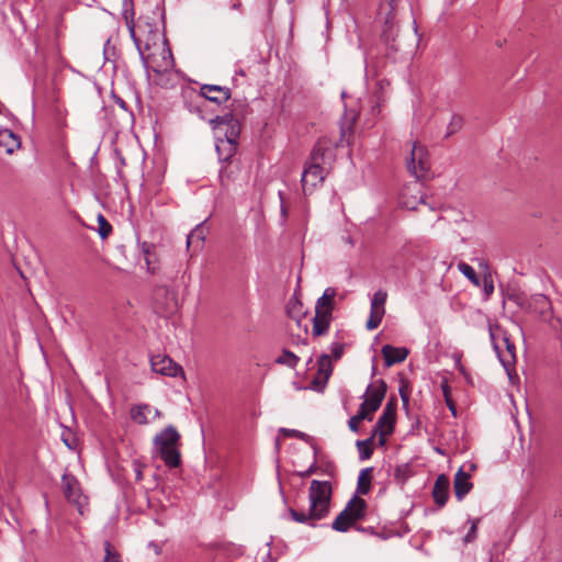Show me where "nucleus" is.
<instances>
[{
	"mask_svg": "<svg viewBox=\"0 0 562 562\" xmlns=\"http://www.w3.org/2000/svg\"><path fill=\"white\" fill-rule=\"evenodd\" d=\"M310 508L307 513L290 508L293 520L316 527V521L324 519L329 514L331 499V484L328 481L313 480L308 490Z\"/></svg>",
	"mask_w": 562,
	"mask_h": 562,
	"instance_id": "1",
	"label": "nucleus"
},
{
	"mask_svg": "<svg viewBox=\"0 0 562 562\" xmlns=\"http://www.w3.org/2000/svg\"><path fill=\"white\" fill-rule=\"evenodd\" d=\"M154 456L159 458L164 464L169 468H179L181 465V436L172 425L165 427L153 439Z\"/></svg>",
	"mask_w": 562,
	"mask_h": 562,
	"instance_id": "2",
	"label": "nucleus"
},
{
	"mask_svg": "<svg viewBox=\"0 0 562 562\" xmlns=\"http://www.w3.org/2000/svg\"><path fill=\"white\" fill-rule=\"evenodd\" d=\"M336 295L337 291L335 288H327L323 295L317 299L312 326L313 337H321L328 334L334 319L333 311Z\"/></svg>",
	"mask_w": 562,
	"mask_h": 562,
	"instance_id": "3",
	"label": "nucleus"
},
{
	"mask_svg": "<svg viewBox=\"0 0 562 562\" xmlns=\"http://www.w3.org/2000/svg\"><path fill=\"white\" fill-rule=\"evenodd\" d=\"M402 0H382L380 3V14L383 15L384 24L381 38L387 48V55L400 50L396 44L397 36V10Z\"/></svg>",
	"mask_w": 562,
	"mask_h": 562,
	"instance_id": "4",
	"label": "nucleus"
},
{
	"mask_svg": "<svg viewBox=\"0 0 562 562\" xmlns=\"http://www.w3.org/2000/svg\"><path fill=\"white\" fill-rule=\"evenodd\" d=\"M406 168L416 179H425L430 169L428 151L419 143H413L409 157L406 158Z\"/></svg>",
	"mask_w": 562,
	"mask_h": 562,
	"instance_id": "5",
	"label": "nucleus"
},
{
	"mask_svg": "<svg viewBox=\"0 0 562 562\" xmlns=\"http://www.w3.org/2000/svg\"><path fill=\"white\" fill-rule=\"evenodd\" d=\"M387 385L384 380H379L376 386L372 389L369 384L367 387L368 398H366L359 406L358 412H362L367 420H372L373 413L376 412L386 394Z\"/></svg>",
	"mask_w": 562,
	"mask_h": 562,
	"instance_id": "6",
	"label": "nucleus"
},
{
	"mask_svg": "<svg viewBox=\"0 0 562 562\" xmlns=\"http://www.w3.org/2000/svg\"><path fill=\"white\" fill-rule=\"evenodd\" d=\"M396 418V401L395 398L390 400L381 416L379 417L373 432L379 435L380 445H384L386 441V437L391 435L394 430Z\"/></svg>",
	"mask_w": 562,
	"mask_h": 562,
	"instance_id": "7",
	"label": "nucleus"
},
{
	"mask_svg": "<svg viewBox=\"0 0 562 562\" xmlns=\"http://www.w3.org/2000/svg\"><path fill=\"white\" fill-rule=\"evenodd\" d=\"M209 123L213 130L226 126L224 136L222 138L238 143L241 125L240 122L234 117L233 113L217 115L214 119H211Z\"/></svg>",
	"mask_w": 562,
	"mask_h": 562,
	"instance_id": "8",
	"label": "nucleus"
},
{
	"mask_svg": "<svg viewBox=\"0 0 562 562\" xmlns=\"http://www.w3.org/2000/svg\"><path fill=\"white\" fill-rule=\"evenodd\" d=\"M155 310L158 314L167 316L177 311L178 304L175 294L166 288H158L154 293Z\"/></svg>",
	"mask_w": 562,
	"mask_h": 562,
	"instance_id": "9",
	"label": "nucleus"
},
{
	"mask_svg": "<svg viewBox=\"0 0 562 562\" xmlns=\"http://www.w3.org/2000/svg\"><path fill=\"white\" fill-rule=\"evenodd\" d=\"M150 366L154 372L167 376H177L182 373V368L166 355H156L150 358Z\"/></svg>",
	"mask_w": 562,
	"mask_h": 562,
	"instance_id": "10",
	"label": "nucleus"
},
{
	"mask_svg": "<svg viewBox=\"0 0 562 562\" xmlns=\"http://www.w3.org/2000/svg\"><path fill=\"white\" fill-rule=\"evenodd\" d=\"M200 97L203 98L205 101H210L220 105L227 102L231 99L232 92L231 89L227 87H222L217 85H203L200 88Z\"/></svg>",
	"mask_w": 562,
	"mask_h": 562,
	"instance_id": "11",
	"label": "nucleus"
},
{
	"mask_svg": "<svg viewBox=\"0 0 562 562\" xmlns=\"http://www.w3.org/2000/svg\"><path fill=\"white\" fill-rule=\"evenodd\" d=\"M61 490L68 502L81 506L82 494L75 475L65 473L61 476Z\"/></svg>",
	"mask_w": 562,
	"mask_h": 562,
	"instance_id": "12",
	"label": "nucleus"
},
{
	"mask_svg": "<svg viewBox=\"0 0 562 562\" xmlns=\"http://www.w3.org/2000/svg\"><path fill=\"white\" fill-rule=\"evenodd\" d=\"M326 173L324 166L311 162L306 165L301 179L303 190L305 191L307 187L315 188L318 183H322Z\"/></svg>",
	"mask_w": 562,
	"mask_h": 562,
	"instance_id": "13",
	"label": "nucleus"
},
{
	"mask_svg": "<svg viewBox=\"0 0 562 562\" xmlns=\"http://www.w3.org/2000/svg\"><path fill=\"white\" fill-rule=\"evenodd\" d=\"M449 488H450V481L447 475L440 474L434 484L432 487V497L435 503L442 507L446 505L448 498H449Z\"/></svg>",
	"mask_w": 562,
	"mask_h": 562,
	"instance_id": "14",
	"label": "nucleus"
},
{
	"mask_svg": "<svg viewBox=\"0 0 562 562\" xmlns=\"http://www.w3.org/2000/svg\"><path fill=\"white\" fill-rule=\"evenodd\" d=\"M385 367L390 368L395 363L403 362L408 356V349L405 347H393L385 345L381 350Z\"/></svg>",
	"mask_w": 562,
	"mask_h": 562,
	"instance_id": "15",
	"label": "nucleus"
},
{
	"mask_svg": "<svg viewBox=\"0 0 562 562\" xmlns=\"http://www.w3.org/2000/svg\"><path fill=\"white\" fill-rule=\"evenodd\" d=\"M473 484L470 481V474L464 472L462 468L458 470L453 481L454 495L457 499L462 501L472 490Z\"/></svg>",
	"mask_w": 562,
	"mask_h": 562,
	"instance_id": "16",
	"label": "nucleus"
},
{
	"mask_svg": "<svg viewBox=\"0 0 562 562\" xmlns=\"http://www.w3.org/2000/svg\"><path fill=\"white\" fill-rule=\"evenodd\" d=\"M367 502L355 495L346 505L342 512H347V515L356 522L366 517Z\"/></svg>",
	"mask_w": 562,
	"mask_h": 562,
	"instance_id": "17",
	"label": "nucleus"
},
{
	"mask_svg": "<svg viewBox=\"0 0 562 562\" xmlns=\"http://www.w3.org/2000/svg\"><path fill=\"white\" fill-rule=\"evenodd\" d=\"M238 143L217 137L216 151L218 159L223 162L233 161L232 158L237 153Z\"/></svg>",
	"mask_w": 562,
	"mask_h": 562,
	"instance_id": "18",
	"label": "nucleus"
},
{
	"mask_svg": "<svg viewBox=\"0 0 562 562\" xmlns=\"http://www.w3.org/2000/svg\"><path fill=\"white\" fill-rule=\"evenodd\" d=\"M20 146V137L12 130H0V147H2L7 154H12Z\"/></svg>",
	"mask_w": 562,
	"mask_h": 562,
	"instance_id": "19",
	"label": "nucleus"
},
{
	"mask_svg": "<svg viewBox=\"0 0 562 562\" xmlns=\"http://www.w3.org/2000/svg\"><path fill=\"white\" fill-rule=\"evenodd\" d=\"M240 172L239 164L236 161H228L220 169V180L223 187H228L237 179Z\"/></svg>",
	"mask_w": 562,
	"mask_h": 562,
	"instance_id": "20",
	"label": "nucleus"
},
{
	"mask_svg": "<svg viewBox=\"0 0 562 562\" xmlns=\"http://www.w3.org/2000/svg\"><path fill=\"white\" fill-rule=\"evenodd\" d=\"M205 236L206 228L202 224L196 225L187 237L188 249L193 248V251H199L203 246Z\"/></svg>",
	"mask_w": 562,
	"mask_h": 562,
	"instance_id": "21",
	"label": "nucleus"
},
{
	"mask_svg": "<svg viewBox=\"0 0 562 562\" xmlns=\"http://www.w3.org/2000/svg\"><path fill=\"white\" fill-rule=\"evenodd\" d=\"M488 331H490V338L494 345V349L497 352L501 362L504 364V367H507V364L515 359V345L509 341V338L504 337V341L506 344V349L508 352V358H505L504 356L501 355L499 348L495 344V334H494L493 327L491 325L488 327Z\"/></svg>",
	"mask_w": 562,
	"mask_h": 562,
	"instance_id": "22",
	"label": "nucleus"
},
{
	"mask_svg": "<svg viewBox=\"0 0 562 562\" xmlns=\"http://www.w3.org/2000/svg\"><path fill=\"white\" fill-rule=\"evenodd\" d=\"M372 468H364L360 471L357 482V494L367 495L371 491Z\"/></svg>",
	"mask_w": 562,
	"mask_h": 562,
	"instance_id": "23",
	"label": "nucleus"
},
{
	"mask_svg": "<svg viewBox=\"0 0 562 562\" xmlns=\"http://www.w3.org/2000/svg\"><path fill=\"white\" fill-rule=\"evenodd\" d=\"M150 413L151 407L148 404L135 405L131 408V419L138 425H146Z\"/></svg>",
	"mask_w": 562,
	"mask_h": 562,
	"instance_id": "24",
	"label": "nucleus"
},
{
	"mask_svg": "<svg viewBox=\"0 0 562 562\" xmlns=\"http://www.w3.org/2000/svg\"><path fill=\"white\" fill-rule=\"evenodd\" d=\"M286 314L300 325L302 317L306 313L303 308V303L297 297H292L286 304Z\"/></svg>",
	"mask_w": 562,
	"mask_h": 562,
	"instance_id": "25",
	"label": "nucleus"
},
{
	"mask_svg": "<svg viewBox=\"0 0 562 562\" xmlns=\"http://www.w3.org/2000/svg\"><path fill=\"white\" fill-rule=\"evenodd\" d=\"M356 521L352 520L347 512H340L339 515L335 518L331 524V528L338 532H347L352 526H355Z\"/></svg>",
	"mask_w": 562,
	"mask_h": 562,
	"instance_id": "26",
	"label": "nucleus"
},
{
	"mask_svg": "<svg viewBox=\"0 0 562 562\" xmlns=\"http://www.w3.org/2000/svg\"><path fill=\"white\" fill-rule=\"evenodd\" d=\"M387 299V293L384 290H378L374 292L371 299L370 312H376L385 314V302Z\"/></svg>",
	"mask_w": 562,
	"mask_h": 562,
	"instance_id": "27",
	"label": "nucleus"
},
{
	"mask_svg": "<svg viewBox=\"0 0 562 562\" xmlns=\"http://www.w3.org/2000/svg\"><path fill=\"white\" fill-rule=\"evenodd\" d=\"M276 363L280 366H285L288 368L294 369L300 362V358L292 351L288 349H283L282 353L276 358Z\"/></svg>",
	"mask_w": 562,
	"mask_h": 562,
	"instance_id": "28",
	"label": "nucleus"
},
{
	"mask_svg": "<svg viewBox=\"0 0 562 562\" xmlns=\"http://www.w3.org/2000/svg\"><path fill=\"white\" fill-rule=\"evenodd\" d=\"M376 434H372V436L366 440H358L357 441V448H358V451H359V458L360 460H367V459H370L372 453H373V448H372V443H373V440H374V436Z\"/></svg>",
	"mask_w": 562,
	"mask_h": 562,
	"instance_id": "29",
	"label": "nucleus"
},
{
	"mask_svg": "<svg viewBox=\"0 0 562 562\" xmlns=\"http://www.w3.org/2000/svg\"><path fill=\"white\" fill-rule=\"evenodd\" d=\"M318 374L324 376L325 382L329 379L333 373V364L330 357L323 353L317 360Z\"/></svg>",
	"mask_w": 562,
	"mask_h": 562,
	"instance_id": "30",
	"label": "nucleus"
},
{
	"mask_svg": "<svg viewBox=\"0 0 562 562\" xmlns=\"http://www.w3.org/2000/svg\"><path fill=\"white\" fill-rule=\"evenodd\" d=\"M412 476V469L407 463L400 464L394 469V480L397 484H405Z\"/></svg>",
	"mask_w": 562,
	"mask_h": 562,
	"instance_id": "31",
	"label": "nucleus"
},
{
	"mask_svg": "<svg viewBox=\"0 0 562 562\" xmlns=\"http://www.w3.org/2000/svg\"><path fill=\"white\" fill-rule=\"evenodd\" d=\"M327 148H325L321 142H318L311 153V164L323 166L325 162V155Z\"/></svg>",
	"mask_w": 562,
	"mask_h": 562,
	"instance_id": "32",
	"label": "nucleus"
},
{
	"mask_svg": "<svg viewBox=\"0 0 562 562\" xmlns=\"http://www.w3.org/2000/svg\"><path fill=\"white\" fill-rule=\"evenodd\" d=\"M458 269L474 285H476V286L480 285V279L472 266H470L469 263H465V262H460L458 265Z\"/></svg>",
	"mask_w": 562,
	"mask_h": 562,
	"instance_id": "33",
	"label": "nucleus"
},
{
	"mask_svg": "<svg viewBox=\"0 0 562 562\" xmlns=\"http://www.w3.org/2000/svg\"><path fill=\"white\" fill-rule=\"evenodd\" d=\"M463 117L459 114H453L447 126L446 137H449L462 128Z\"/></svg>",
	"mask_w": 562,
	"mask_h": 562,
	"instance_id": "34",
	"label": "nucleus"
},
{
	"mask_svg": "<svg viewBox=\"0 0 562 562\" xmlns=\"http://www.w3.org/2000/svg\"><path fill=\"white\" fill-rule=\"evenodd\" d=\"M105 557L103 562H122L120 554L114 550L109 541L104 542Z\"/></svg>",
	"mask_w": 562,
	"mask_h": 562,
	"instance_id": "35",
	"label": "nucleus"
},
{
	"mask_svg": "<svg viewBox=\"0 0 562 562\" xmlns=\"http://www.w3.org/2000/svg\"><path fill=\"white\" fill-rule=\"evenodd\" d=\"M98 224L100 237L102 239L106 238L112 232L111 224L105 220V217L102 214H99L98 216Z\"/></svg>",
	"mask_w": 562,
	"mask_h": 562,
	"instance_id": "36",
	"label": "nucleus"
},
{
	"mask_svg": "<svg viewBox=\"0 0 562 562\" xmlns=\"http://www.w3.org/2000/svg\"><path fill=\"white\" fill-rule=\"evenodd\" d=\"M139 56L143 63L144 68L148 71L151 69L154 72H160L162 71L161 68L154 66L151 64V56L149 54H146L140 47H138Z\"/></svg>",
	"mask_w": 562,
	"mask_h": 562,
	"instance_id": "37",
	"label": "nucleus"
},
{
	"mask_svg": "<svg viewBox=\"0 0 562 562\" xmlns=\"http://www.w3.org/2000/svg\"><path fill=\"white\" fill-rule=\"evenodd\" d=\"M480 521H481L480 518H475V519L470 520V522H471L470 530L468 531V533L463 538V541L465 543L473 542L476 539L477 526H479Z\"/></svg>",
	"mask_w": 562,
	"mask_h": 562,
	"instance_id": "38",
	"label": "nucleus"
},
{
	"mask_svg": "<svg viewBox=\"0 0 562 562\" xmlns=\"http://www.w3.org/2000/svg\"><path fill=\"white\" fill-rule=\"evenodd\" d=\"M383 314L382 313H376V312H370V316H369V319L367 321V328L369 330H373L375 328H378L382 322V318H383Z\"/></svg>",
	"mask_w": 562,
	"mask_h": 562,
	"instance_id": "39",
	"label": "nucleus"
},
{
	"mask_svg": "<svg viewBox=\"0 0 562 562\" xmlns=\"http://www.w3.org/2000/svg\"><path fill=\"white\" fill-rule=\"evenodd\" d=\"M364 419H366V416L363 415V413L357 412V414L355 416H352L348 422L349 429L353 432H358L359 424Z\"/></svg>",
	"mask_w": 562,
	"mask_h": 562,
	"instance_id": "40",
	"label": "nucleus"
},
{
	"mask_svg": "<svg viewBox=\"0 0 562 562\" xmlns=\"http://www.w3.org/2000/svg\"><path fill=\"white\" fill-rule=\"evenodd\" d=\"M352 134V124L341 125L340 127V138L338 143L335 144V146H341L344 142H348L346 139L347 136H350Z\"/></svg>",
	"mask_w": 562,
	"mask_h": 562,
	"instance_id": "41",
	"label": "nucleus"
},
{
	"mask_svg": "<svg viewBox=\"0 0 562 562\" xmlns=\"http://www.w3.org/2000/svg\"><path fill=\"white\" fill-rule=\"evenodd\" d=\"M153 248H154V246L151 244H148L146 241H144L142 244V251L145 255V261H146L147 268H148V270L154 271V268L150 267V259H149Z\"/></svg>",
	"mask_w": 562,
	"mask_h": 562,
	"instance_id": "42",
	"label": "nucleus"
},
{
	"mask_svg": "<svg viewBox=\"0 0 562 562\" xmlns=\"http://www.w3.org/2000/svg\"><path fill=\"white\" fill-rule=\"evenodd\" d=\"M344 345L340 342H333L330 346L331 355L335 359H339L344 353Z\"/></svg>",
	"mask_w": 562,
	"mask_h": 562,
	"instance_id": "43",
	"label": "nucleus"
},
{
	"mask_svg": "<svg viewBox=\"0 0 562 562\" xmlns=\"http://www.w3.org/2000/svg\"><path fill=\"white\" fill-rule=\"evenodd\" d=\"M484 283V292L487 296H490L494 292V284L491 276H484L483 278Z\"/></svg>",
	"mask_w": 562,
	"mask_h": 562,
	"instance_id": "44",
	"label": "nucleus"
},
{
	"mask_svg": "<svg viewBox=\"0 0 562 562\" xmlns=\"http://www.w3.org/2000/svg\"><path fill=\"white\" fill-rule=\"evenodd\" d=\"M280 431L283 432L288 437H295L299 439H302L305 437L304 432H302L300 430H295V429L281 428Z\"/></svg>",
	"mask_w": 562,
	"mask_h": 562,
	"instance_id": "45",
	"label": "nucleus"
},
{
	"mask_svg": "<svg viewBox=\"0 0 562 562\" xmlns=\"http://www.w3.org/2000/svg\"><path fill=\"white\" fill-rule=\"evenodd\" d=\"M443 394H445V397H446V403H447L448 408L450 409L452 415L456 416L457 415V408H456V405H454L453 401L448 396V390H447L446 386L443 387Z\"/></svg>",
	"mask_w": 562,
	"mask_h": 562,
	"instance_id": "46",
	"label": "nucleus"
},
{
	"mask_svg": "<svg viewBox=\"0 0 562 562\" xmlns=\"http://www.w3.org/2000/svg\"><path fill=\"white\" fill-rule=\"evenodd\" d=\"M162 53H164V61H165V68L164 69H167L172 64L171 52H170L169 48H167V49L164 48Z\"/></svg>",
	"mask_w": 562,
	"mask_h": 562,
	"instance_id": "47",
	"label": "nucleus"
},
{
	"mask_svg": "<svg viewBox=\"0 0 562 562\" xmlns=\"http://www.w3.org/2000/svg\"><path fill=\"white\" fill-rule=\"evenodd\" d=\"M114 100H115L116 104H117L120 108H122V109L126 110V103H125V101H124L123 99H121V98H119V97L114 95Z\"/></svg>",
	"mask_w": 562,
	"mask_h": 562,
	"instance_id": "48",
	"label": "nucleus"
},
{
	"mask_svg": "<svg viewBox=\"0 0 562 562\" xmlns=\"http://www.w3.org/2000/svg\"><path fill=\"white\" fill-rule=\"evenodd\" d=\"M400 395L404 404L408 402V394L404 391L403 387L400 389Z\"/></svg>",
	"mask_w": 562,
	"mask_h": 562,
	"instance_id": "49",
	"label": "nucleus"
},
{
	"mask_svg": "<svg viewBox=\"0 0 562 562\" xmlns=\"http://www.w3.org/2000/svg\"><path fill=\"white\" fill-rule=\"evenodd\" d=\"M143 479V473L139 469L136 470V480L140 481Z\"/></svg>",
	"mask_w": 562,
	"mask_h": 562,
	"instance_id": "50",
	"label": "nucleus"
},
{
	"mask_svg": "<svg viewBox=\"0 0 562 562\" xmlns=\"http://www.w3.org/2000/svg\"><path fill=\"white\" fill-rule=\"evenodd\" d=\"M314 472V468L311 467L310 469H307L304 473H302L303 476H306V475H310L311 473Z\"/></svg>",
	"mask_w": 562,
	"mask_h": 562,
	"instance_id": "51",
	"label": "nucleus"
},
{
	"mask_svg": "<svg viewBox=\"0 0 562 562\" xmlns=\"http://www.w3.org/2000/svg\"><path fill=\"white\" fill-rule=\"evenodd\" d=\"M403 204L405 205V207L407 209H411V210H414L416 209V206L414 204H409L408 202H403Z\"/></svg>",
	"mask_w": 562,
	"mask_h": 562,
	"instance_id": "52",
	"label": "nucleus"
},
{
	"mask_svg": "<svg viewBox=\"0 0 562 562\" xmlns=\"http://www.w3.org/2000/svg\"><path fill=\"white\" fill-rule=\"evenodd\" d=\"M346 243L349 244L351 247L353 246V239L350 236L346 237Z\"/></svg>",
	"mask_w": 562,
	"mask_h": 562,
	"instance_id": "53",
	"label": "nucleus"
},
{
	"mask_svg": "<svg viewBox=\"0 0 562 562\" xmlns=\"http://www.w3.org/2000/svg\"><path fill=\"white\" fill-rule=\"evenodd\" d=\"M64 442H65L69 448H71V445L69 443V439L64 438Z\"/></svg>",
	"mask_w": 562,
	"mask_h": 562,
	"instance_id": "54",
	"label": "nucleus"
},
{
	"mask_svg": "<svg viewBox=\"0 0 562 562\" xmlns=\"http://www.w3.org/2000/svg\"><path fill=\"white\" fill-rule=\"evenodd\" d=\"M154 551H156V553H160V549L156 544H155Z\"/></svg>",
	"mask_w": 562,
	"mask_h": 562,
	"instance_id": "55",
	"label": "nucleus"
},
{
	"mask_svg": "<svg viewBox=\"0 0 562 562\" xmlns=\"http://www.w3.org/2000/svg\"><path fill=\"white\" fill-rule=\"evenodd\" d=\"M281 212H282V214L286 213L285 207L283 206V204L281 205Z\"/></svg>",
	"mask_w": 562,
	"mask_h": 562,
	"instance_id": "56",
	"label": "nucleus"
},
{
	"mask_svg": "<svg viewBox=\"0 0 562 562\" xmlns=\"http://www.w3.org/2000/svg\"><path fill=\"white\" fill-rule=\"evenodd\" d=\"M372 110H373V111H374V110H376V111L379 112V111H380V106H379V105H376V106H372Z\"/></svg>",
	"mask_w": 562,
	"mask_h": 562,
	"instance_id": "57",
	"label": "nucleus"
},
{
	"mask_svg": "<svg viewBox=\"0 0 562 562\" xmlns=\"http://www.w3.org/2000/svg\"><path fill=\"white\" fill-rule=\"evenodd\" d=\"M155 416H160V412L158 409H155Z\"/></svg>",
	"mask_w": 562,
	"mask_h": 562,
	"instance_id": "58",
	"label": "nucleus"
},
{
	"mask_svg": "<svg viewBox=\"0 0 562 562\" xmlns=\"http://www.w3.org/2000/svg\"><path fill=\"white\" fill-rule=\"evenodd\" d=\"M238 74L245 76V72L243 70H240Z\"/></svg>",
	"mask_w": 562,
	"mask_h": 562,
	"instance_id": "59",
	"label": "nucleus"
}]
</instances>
